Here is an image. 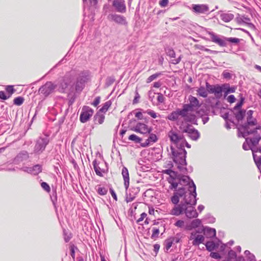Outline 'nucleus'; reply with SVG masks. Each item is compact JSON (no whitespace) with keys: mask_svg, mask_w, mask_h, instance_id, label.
Returning a JSON list of instances; mask_svg holds the SVG:
<instances>
[{"mask_svg":"<svg viewBox=\"0 0 261 261\" xmlns=\"http://www.w3.org/2000/svg\"><path fill=\"white\" fill-rule=\"evenodd\" d=\"M75 72L71 71L66 73L60 81L59 90L61 92H64L66 89L72 92L74 90L76 93H81L85 87L86 84L90 80L91 75L88 71H84L79 73L75 82H73Z\"/></svg>","mask_w":261,"mask_h":261,"instance_id":"nucleus-1","label":"nucleus"},{"mask_svg":"<svg viewBox=\"0 0 261 261\" xmlns=\"http://www.w3.org/2000/svg\"><path fill=\"white\" fill-rule=\"evenodd\" d=\"M175 182L177 183V186L179 185L182 187L188 186V194L185 196L184 201L187 203L196 204V186L189 176L181 175L177 174Z\"/></svg>","mask_w":261,"mask_h":261,"instance_id":"nucleus-2","label":"nucleus"},{"mask_svg":"<svg viewBox=\"0 0 261 261\" xmlns=\"http://www.w3.org/2000/svg\"><path fill=\"white\" fill-rule=\"evenodd\" d=\"M172 158L174 162L177 165V168L182 173H187L188 169L186 167L187 162L186 160L187 151L184 148V146L181 147H177L176 148L171 147Z\"/></svg>","mask_w":261,"mask_h":261,"instance_id":"nucleus-3","label":"nucleus"},{"mask_svg":"<svg viewBox=\"0 0 261 261\" xmlns=\"http://www.w3.org/2000/svg\"><path fill=\"white\" fill-rule=\"evenodd\" d=\"M188 99L189 103L184 104L182 108L189 116H193L192 122L193 123H195L196 121V117L194 112L200 107V105L198 99L194 96L190 95Z\"/></svg>","mask_w":261,"mask_h":261,"instance_id":"nucleus-4","label":"nucleus"},{"mask_svg":"<svg viewBox=\"0 0 261 261\" xmlns=\"http://www.w3.org/2000/svg\"><path fill=\"white\" fill-rule=\"evenodd\" d=\"M256 124L257 121L256 119L253 118H247V123L238 127L239 136L245 138L250 134L257 133V128L256 127H253V129L250 130L248 129L249 126H255Z\"/></svg>","mask_w":261,"mask_h":261,"instance_id":"nucleus-5","label":"nucleus"},{"mask_svg":"<svg viewBox=\"0 0 261 261\" xmlns=\"http://www.w3.org/2000/svg\"><path fill=\"white\" fill-rule=\"evenodd\" d=\"M208 34L210 37L211 40L220 46L224 47L227 45V42L231 43H238L240 39L237 38H226L223 36H220L216 35L213 32H208Z\"/></svg>","mask_w":261,"mask_h":261,"instance_id":"nucleus-6","label":"nucleus"},{"mask_svg":"<svg viewBox=\"0 0 261 261\" xmlns=\"http://www.w3.org/2000/svg\"><path fill=\"white\" fill-rule=\"evenodd\" d=\"M179 116H181L186 122L193 123V116H189L183 108L182 109H177L175 111H173L168 116L167 118L171 121H176L178 119Z\"/></svg>","mask_w":261,"mask_h":261,"instance_id":"nucleus-7","label":"nucleus"},{"mask_svg":"<svg viewBox=\"0 0 261 261\" xmlns=\"http://www.w3.org/2000/svg\"><path fill=\"white\" fill-rule=\"evenodd\" d=\"M49 142V139L47 136L39 137L35 141L34 152L37 154H41L45 150Z\"/></svg>","mask_w":261,"mask_h":261,"instance_id":"nucleus-8","label":"nucleus"},{"mask_svg":"<svg viewBox=\"0 0 261 261\" xmlns=\"http://www.w3.org/2000/svg\"><path fill=\"white\" fill-rule=\"evenodd\" d=\"M56 88L57 85L51 82H47L39 89L38 93L41 96L46 97L51 94Z\"/></svg>","mask_w":261,"mask_h":261,"instance_id":"nucleus-9","label":"nucleus"},{"mask_svg":"<svg viewBox=\"0 0 261 261\" xmlns=\"http://www.w3.org/2000/svg\"><path fill=\"white\" fill-rule=\"evenodd\" d=\"M162 173L169 175V177L167 178L168 182L170 184L169 189L170 190H176L177 188V183L175 182L176 177L177 175V173L171 169H167L163 170Z\"/></svg>","mask_w":261,"mask_h":261,"instance_id":"nucleus-10","label":"nucleus"},{"mask_svg":"<svg viewBox=\"0 0 261 261\" xmlns=\"http://www.w3.org/2000/svg\"><path fill=\"white\" fill-rule=\"evenodd\" d=\"M93 165L96 175L100 177L103 176V173H106L108 171L107 163L106 162H98L96 160H95L93 162Z\"/></svg>","mask_w":261,"mask_h":261,"instance_id":"nucleus-11","label":"nucleus"},{"mask_svg":"<svg viewBox=\"0 0 261 261\" xmlns=\"http://www.w3.org/2000/svg\"><path fill=\"white\" fill-rule=\"evenodd\" d=\"M94 113L92 109L88 106H84L82 109L80 114V119L81 122L85 123L87 122L92 117Z\"/></svg>","mask_w":261,"mask_h":261,"instance_id":"nucleus-12","label":"nucleus"},{"mask_svg":"<svg viewBox=\"0 0 261 261\" xmlns=\"http://www.w3.org/2000/svg\"><path fill=\"white\" fill-rule=\"evenodd\" d=\"M186 187L179 188L178 190H176L173 194V195L171 198V201L172 203L177 204L179 201V197L184 196V199L185 196L188 194Z\"/></svg>","mask_w":261,"mask_h":261,"instance_id":"nucleus-13","label":"nucleus"},{"mask_svg":"<svg viewBox=\"0 0 261 261\" xmlns=\"http://www.w3.org/2000/svg\"><path fill=\"white\" fill-rule=\"evenodd\" d=\"M243 100L244 99H242L233 108V114L235 115L236 119L238 121L242 120L244 118L245 115V111L241 109L242 106L243 105Z\"/></svg>","mask_w":261,"mask_h":261,"instance_id":"nucleus-14","label":"nucleus"},{"mask_svg":"<svg viewBox=\"0 0 261 261\" xmlns=\"http://www.w3.org/2000/svg\"><path fill=\"white\" fill-rule=\"evenodd\" d=\"M184 201L186 204V209H185L184 213L187 217L189 219L197 217L198 214L195 208L192 206L195 205L196 204L187 203L185 201Z\"/></svg>","mask_w":261,"mask_h":261,"instance_id":"nucleus-15","label":"nucleus"},{"mask_svg":"<svg viewBox=\"0 0 261 261\" xmlns=\"http://www.w3.org/2000/svg\"><path fill=\"white\" fill-rule=\"evenodd\" d=\"M236 21L239 24H245L251 29H255V26L251 22V19L248 16L238 14L236 18Z\"/></svg>","mask_w":261,"mask_h":261,"instance_id":"nucleus-16","label":"nucleus"},{"mask_svg":"<svg viewBox=\"0 0 261 261\" xmlns=\"http://www.w3.org/2000/svg\"><path fill=\"white\" fill-rule=\"evenodd\" d=\"M112 5L117 12L123 13L126 11L124 0H113Z\"/></svg>","mask_w":261,"mask_h":261,"instance_id":"nucleus-17","label":"nucleus"},{"mask_svg":"<svg viewBox=\"0 0 261 261\" xmlns=\"http://www.w3.org/2000/svg\"><path fill=\"white\" fill-rule=\"evenodd\" d=\"M168 136L170 140L176 144L177 146L182 141L184 137L182 135L178 134L173 130H171L168 133Z\"/></svg>","mask_w":261,"mask_h":261,"instance_id":"nucleus-18","label":"nucleus"},{"mask_svg":"<svg viewBox=\"0 0 261 261\" xmlns=\"http://www.w3.org/2000/svg\"><path fill=\"white\" fill-rule=\"evenodd\" d=\"M185 209H186V204L184 203H180L174 206V207L170 211V214L174 216H179L184 213Z\"/></svg>","mask_w":261,"mask_h":261,"instance_id":"nucleus-19","label":"nucleus"},{"mask_svg":"<svg viewBox=\"0 0 261 261\" xmlns=\"http://www.w3.org/2000/svg\"><path fill=\"white\" fill-rule=\"evenodd\" d=\"M183 132L187 133L188 136L194 141L197 140L200 137L199 133L197 130L189 126L184 129Z\"/></svg>","mask_w":261,"mask_h":261,"instance_id":"nucleus-20","label":"nucleus"},{"mask_svg":"<svg viewBox=\"0 0 261 261\" xmlns=\"http://www.w3.org/2000/svg\"><path fill=\"white\" fill-rule=\"evenodd\" d=\"M192 9L194 12L198 14H206L209 11L208 6L205 4L193 5Z\"/></svg>","mask_w":261,"mask_h":261,"instance_id":"nucleus-21","label":"nucleus"},{"mask_svg":"<svg viewBox=\"0 0 261 261\" xmlns=\"http://www.w3.org/2000/svg\"><path fill=\"white\" fill-rule=\"evenodd\" d=\"M134 130L142 134H149L151 131V128H149L146 124L142 123H138L134 127Z\"/></svg>","mask_w":261,"mask_h":261,"instance_id":"nucleus-22","label":"nucleus"},{"mask_svg":"<svg viewBox=\"0 0 261 261\" xmlns=\"http://www.w3.org/2000/svg\"><path fill=\"white\" fill-rule=\"evenodd\" d=\"M29 158V153L25 150L21 151L13 160L15 164H19L21 162L27 160Z\"/></svg>","mask_w":261,"mask_h":261,"instance_id":"nucleus-23","label":"nucleus"},{"mask_svg":"<svg viewBox=\"0 0 261 261\" xmlns=\"http://www.w3.org/2000/svg\"><path fill=\"white\" fill-rule=\"evenodd\" d=\"M111 19L116 23L123 25H127V22L125 17L122 15L112 14L110 15Z\"/></svg>","mask_w":261,"mask_h":261,"instance_id":"nucleus-24","label":"nucleus"},{"mask_svg":"<svg viewBox=\"0 0 261 261\" xmlns=\"http://www.w3.org/2000/svg\"><path fill=\"white\" fill-rule=\"evenodd\" d=\"M122 175L124 179V187L127 190L129 185V177L128 170L125 167H123L122 169Z\"/></svg>","mask_w":261,"mask_h":261,"instance_id":"nucleus-25","label":"nucleus"},{"mask_svg":"<svg viewBox=\"0 0 261 261\" xmlns=\"http://www.w3.org/2000/svg\"><path fill=\"white\" fill-rule=\"evenodd\" d=\"M236 87H230L228 84H223V90L224 93V97L226 98L229 93H234L236 91Z\"/></svg>","mask_w":261,"mask_h":261,"instance_id":"nucleus-26","label":"nucleus"},{"mask_svg":"<svg viewBox=\"0 0 261 261\" xmlns=\"http://www.w3.org/2000/svg\"><path fill=\"white\" fill-rule=\"evenodd\" d=\"M260 139V136L257 135L253 138H246V142L248 144V145H249L250 143L252 147H256L255 146L258 144Z\"/></svg>","mask_w":261,"mask_h":261,"instance_id":"nucleus-27","label":"nucleus"},{"mask_svg":"<svg viewBox=\"0 0 261 261\" xmlns=\"http://www.w3.org/2000/svg\"><path fill=\"white\" fill-rule=\"evenodd\" d=\"M204 233L207 238H213L216 236V232L214 228L205 227L203 229Z\"/></svg>","mask_w":261,"mask_h":261,"instance_id":"nucleus-28","label":"nucleus"},{"mask_svg":"<svg viewBox=\"0 0 261 261\" xmlns=\"http://www.w3.org/2000/svg\"><path fill=\"white\" fill-rule=\"evenodd\" d=\"M220 18L223 21L228 22L232 20L234 18V15L230 13H222L220 16Z\"/></svg>","mask_w":261,"mask_h":261,"instance_id":"nucleus-29","label":"nucleus"},{"mask_svg":"<svg viewBox=\"0 0 261 261\" xmlns=\"http://www.w3.org/2000/svg\"><path fill=\"white\" fill-rule=\"evenodd\" d=\"M105 116L100 112H97L94 116V122L95 124H102L105 120Z\"/></svg>","mask_w":261,"mask_h":261,"instance_id":"nucleus-30","label":"nucleus"},{"mask_svg":"<svg viewBox=\"0 0 261 261\" xmlns=\"http://www.w3.org/2000/svg\"><path fill=\"white\" fill-rule=\"evenodd\" d=\"M204 240V238L202 235L197 234L194 240L192 242V244L194 246H198L201 243H203Z\"/></svg>","mask_w":261,"mask_h":261,"instance_id":"nucleus-31","label":"nucleus"},{"mask_svg":"<svg viewBox=\"0 0 261 261\" xmlns=\"http://www.w3.org/2000/svg\"><path fill=\"white\" fill-rule=\"evenodd\" d=\"M42 166L37 164L33 167H31V174L36 175L42 171Z\"/></svg>","mask_w":261,"mask_h":261,"instance_id":"nucleus-32","label":"nucleus"},{"mask_svg":"<svg viewBox=\"0 0 261 261\" xmlns=\"http://www.w3.org/2000/svg\"><path fill=\"white\" fill-rule=\"evenodd\" d=\"M197 94L204 98H205L208 95V92L206 88H205L203 86L200 87L197 90Z\"/></svg>","mask_w":261,"mask_h":261,"instance_id":"nucleus-33","label":"nucleus"},{"mask_svg":"<svg viewBox=\"0 0 261 261\" xmlns=\"http://www.w3.org/2000/svg\"><path fill=\"white\" fill-rule=\"evenodd\" d=\"M201 223V220L198 219H195V220H193L191 222V223L189 226V229H191L193 228H196L199 227Z\"/></svg>","mask_w":261,"mask_h":261,"instance_id":"nucleus-34","label":"nucleus"},{"mask_svg":"<svg viewBox=\"0 0 261 261\" xmlns=\"http://www.w3.org/2000/svg\"><path fill=\"white\" fill-rule=\"evenodd\" d=\"M206 249L208 251H212L217 247L215 243L213 241H208L205 244Z\"/></svg>","mask_w":261,"mask_h":261,"instance_id":"nucleus-35","label":"nucleus"},{"mask_svg":"<svg viewBox=\"0 0 261 261\" xmlns=\"http://www.w3.org/2000/svg\"><path fill=\"white\" fill-rule=\"evenodd\" d=\"M243 148L245 150H248L249 149H251L252 150V153H255L257 152L258 149H256L255 147H252L251 144L248 145V144L245 141L243 144Z\"/></svg>","mask_w":261,"mask_h":261,"instance_id":"nucleus-36","label":"nucleus"},{"mask_svg":"<svg viewBox=\"0 0 261 261\" xmlns=\"http://www.w3.org/2000/svg\"><path fill=\"white\" fill-rule=\"evenodd\" d=\"M228 259L229 261L237 260V254L236 252L232 250H230L228 253Z\"/></svg>","mask_w":261,"mask_h":261,"instance_id":"nucleus-37","label":"nucleus"},{"mask_svg":"<svg viewBox=\"0 0 261 261\" xmlns=\"http://www.w3.org/2000/svg\"><path fill=\"white\" fill-rule=\"evenodd\" d=\"M157 141V137L154 134H150L148 138L146 140L147 145L150 143H154Z\"/></svg>","mask_w":261,"mask_h":261,"instance_id":"nucleus-38","label":"nucleus"},{"mask_svg":"<svg viewBox=\"0 0 261 261\" xmlns=\"http://www.w3.org/2000/svg\"><path fill=\"white\" fill-rule=\"evenodd\" d=\"M111 105V102L110 101H106L103 106L100 109L98 112L100 113H106L108 109L110 108V107Z\"/></svg>","mask_w":261,"mask_h":261,"instance_id":"nucleus-39","label":"nucleus"},{"mask_svg":"<svg viewBox=\"0 0 261 261\" xmlns=\"http://www.w3.org/2000/svg\"><path fill=\"white\" fill-rule=\"evenodd\" d=\"M253 154V158L254 161L258 168L259 170H260L261 168V156L257 157L256 154H255V153H252Z\"/></svg>","mask_w":261,"mask_h":261,"instance_id":"nucleus-40","label":"nucleus"},{"mask_svg":"<svg viewBox=\"0 0 261 261\" xmlns=\"http://www.w3.org/2000/svg\"><path fill=\"white\" fill-rule=\"evenodd\" d=\"M214 94H215V95L218 96L220 94H221L222 92H223V85L221 86H219L218 85H215Z\"/></svg>","mask_w":261,"mask_h":261,"instance_id":"nucleus-41","label":"nucleus"},{"mask_svg":"<svg viewBox=\"0 0 261 261\" xmlns=\"http://www.w3.org/2000/svg\"><path fill=\"white\" fill-rule=\"evenodd\" d=\"M162 74H163L162 72H158V73H156L155 74H153L150 75L147 79L146 83H150L151 82H152L154 80L156 79L158 77H159V76H160Z\"/></svg>","mask_w":261,"mask_h":261,"instance_id":"nucleus-42","label":"nucleus"},{"mask_svg":"<svg viewBox=\"0 0 261 261\" xmlns=\"http://www.w3.org/2000/svg\"><path fill=\"white\" fill-rule=\"evenodd\" d=\"M173 243V242L171 239L166 240L164 243V249L165 251L167 252L169 249L171 247Z\"/></svg>","mask_w":261,"mask_h":261,"instance_id":"nucleus-43","label":"nucleus"},{"mask_svg":"<svg viewBox=\"0 0 261 261\" xmlns=\"http://www.w3.org/2000/svg\"><path fill=\"white\" fill-rule=\"evenodd\" d=\"M97 193L100 195H105L108 192V190L105 187L98 186L97 189Z\"/></svg>","mask_w":261,"mask_h":261,"instance_id":"nucleus-44","label":"nucleus"},{"mask_svg":"<svg viewBox=\"0 0 261 261\" xmlns=\"http://www.w3.org/2000/svg\"><path fill=\"white\" fill-rule=\"evenodd\" d=\"M23 101H24L23 98L22 97L19 96V97H16L14 99L13 102H14V104H15L17 106H20L22 104V103L23 102Z\"/></svg>","mask_w":261,"mask_h":261,"instance_id":"nucleus-45","label":"nucleus"},{"mask_svg":"<svg viewBox=\"0 0 261 261\" xmlns=\"http://www.w3.org/2000/svg\"><path fill=\"white\" fill-rule=\"evenodd\" d=\"M128 139L131 141H133L136 143H140L141 139L135 134L130 135L128 137Z\"/></svg>","mask_w":261,"mask_h":261,"instance_id":"nucleus-46","label":"nucleus"},{"mask_svg":"<svg viewBox=\"0 0 261 261\" xmlns=\"http://www.w3.org/2000/svg\"><path fill=\"white\" fill-rule=\"evenodd\" d=\"M205 86L208 93H214L213 91H214L215 85H210L208 82H206Z\"/></svg>","mask_w":261,"mask_h":261,"instance_id":"nucleus-47","label":"nucleus"},{"mask_svg":"<svg viewBox=\"0 0 261 261\" xmlns=\"http://www.w3.org/2000/svg\"><path fill=\"white\" fill-rule=\"evenodd\" d=\"M115 81V79L114 77H108L106 81V85L107 87L110 86Z\"/></svg>","mask_w":261,"mask_h":261,"instance_id":"nucleus-48","label":"nucleus"},{"mask_svg":"<svg viewBox=\"0 0 261 261\" xmlns=\"http://www.w3.org/2000/svg\"><path fill=\"white\" fill-rule=\"evenodd\" d=\"M160 233L159 229L158 228H153L152 229V233L151 234V239H155L158 238Z\"/></svg>","mask_w":261,"mask_h":261,"instance_id":"nucleus-49","label":"nucleus"},{"mask_svg":"<svg viewBox=\"0 0 261 261\" xmlns=\"http://www.w3.org/2000/svg\"><path fill=\"white\" fill-rule=\"evenodd\" d=\"M166 53L167 55L170 56L171 58H175V53L173 49L170 48L167 49Z\"/></svg>","mask_w":261,"mask_h":261,"instance_id":"nucleus-50","label":"nucleus"},{"mask_svg":"<svg viewBox=\"0 0 261 261\" xmlns=\"http://www.w3.org/2000/svg\"><path fill=\"white\" fill-rule=\"evenodd\" d=\"M70 255L73 258L75 257V249H77V247L74 245H70Z\"/></svg>","mask_w":261,"mask_h":261,"instance_id":"nucleus-51","label":"nucleus"},{"mask_svg":"<svg viewBox=\"0 0 261 261\" xmlns=\"http://www.w3.org/2000/svg\"><path fill=\"white\" fill-rule=\"evenodd\" d=\"M63 232L65 241L66 242H69L71 238V234L70 233H68L65 230H64Z\"/></svg>","mask_w":261,"mask_h":261,"instance_id":"nucleus-52","label":"nucleus"},{"mask_svg":"<svg viewBox=\"0 0 261 261\" xmlns=\"http://www.w3.org/2000/svg\"><path fill=\"white\" fill-rule=\"evenodd\" d=\"M41 187L46 192H48L50 190L49 186L45 182H42L41 184Z\"/></svg>","mask_w":261,"mask_h":261,"instance_id":"nucleus-53","label":"nucleus"},{"mask_svg":"<svg viewBox=\"0 0 261 261\" xmlns=\"http://www.w3.org/2000/svg\"><path fill=\"white\" fill-rule=\"evenodd\" d=\"M144 113H146L153 118H155L157 117L156 113L151 110H147Z\"/></svg>","mask_w":261,"mask_h":261,"instance_id":"nucleus-54","label":"nucleus"},{"mask_svg":"<svg viewBox=\"0 0 261 261\" xmlns=\"http://www.w3.org/2000/svg\"><path fill=\"white\" fill-rule=\"evenodd\" d=\"M175 226L179 228H183L185 226V222L183 220H179L174 224Z\"/></svg>","mask_w":261,"mask_h":261,"instance_id":"nucleus-55","label":"nucleus"},{"mask_svg":"<svg viewBox=\"0 0 261 261\" xmlns=\"http://www.w3.org/2000/svg\"><path fill=\"white\" fill-rule=\"evenodd\" d=\"M6 90L7 92L10 94V95H9L10 96L12 94H13L15 91V90L14 89L12 86H7Z\"/></svg>","mask_w":261,"mask_h":261,"instance_id":"nucleus-56","label":"nucleus"},{"mask_svg":"<svg viewBox=\"0 0 261 261\" xmlns=\"http://www.w3.org/2000/svg\"><path fill=\"white\" fill-rule=\"evenodd\" d=\"M236 99L235 97L233 95H229L226 98L227 101L230 103L234 102L236 101Z\"/></svg>","mask_w":261,"mask_h":261,"instance_id":"nucleus-57","label":"nucleus"},{"mask_svg":"<svg viewBox=\"0 0 261 261\" xmlns=\"http://www.w3.org/2000/svg\"><path fill=\"white\" fill-rule=\"evenodd\" d=\"M158 101L159 103H163L165 100V97L161 93H158V96L157 97Z\"/></svg>","mask_w":261,"mask_h":261,"instance_id":"nucleus-58","label":"nucleus"},{"mask_svg":"<svg viewBox=\"0 0 261 261\" xmlns=\"http://www.w3.org/2000/svg\"><path fill=\"white\" fill-rule=\"evenodd\" d=\"M210 256L215 259H220L221 258L220 255L217 252H211Z\"/></svg>","mask_w":261,"mask_h":261,"instance_id":"nucleus-59","label":"nucleus"},{"mask_svg":"<svg viewBox=\"0 0 261 261\" xmlns=\"http://www.w3.org/2000/svg\"><path fill=\"white\" fill-rule=\"evenodd\" d=\"M10 97V95L8 96L6 95L5 92L3 91H0V98L3 100H6Z\"/></svg>","mask_w":261,"mask_h":261,"instance_id":"nucleus-60","label":"nucleus"},{"mask_svg":"<svg viewBox=\"0 0 261 261\" xmlns=\"http://www.w3.org/2000/svg\"><path fill=\"white\" fill-rule=\"evenodd\" d=\"M100 97L99 96H97L95 98L93 102L92 103V105L94 107H97L100 103Z\"/></svg>","mask_w":261,"mask_h":261,"instance_id":"nucleus-61","label":"nucleus"},{"mask_svg":"<svg viewBox=\"0 0 261 261\" xmlns=\"http://www.w3.org/2000/svg\"><path fill=\"white\" fill-rule=\"evenodd\" d=\"M20 169L25 172L31 174V167H29L25 166L21 168Z\"/></svg>","mask_w":261,"mask_h":261,"instance_id":"nucleus-62","label":"nucleus"},{"mask_svg":"<svg viewBox=\"0 0 261 261\" xmlns=\"http://www.w3.org/2000/svg\"><path fill=\"white\" fill-rule=\"evenodd\" d=\"M135 98L133 100V103L135 104V103H137L138 102V101H139V99L140 98V95H139V94L138 93V91L136 90V92H135Z\"/></svg>","mask_w":261,"mask_h":261,"instance_id":"nucleus-63","label":"nucleus"},{"mask_svg":"<svg viewBox=\"0 0 261 261\" xmlns=\"http://www.w3.org/2000/svg\"><path fill=\"white\" fill-rule=\"evenodd\" d=\"M168 4V0H161L159 2V4L162 7H165Z\"/></svg>","mask_w":261,"mask_h":261,"instance_id":"nucleus-64","label":"nucleus"}]
</instances>
